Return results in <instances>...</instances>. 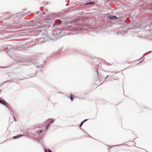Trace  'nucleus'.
Instances as JSON below:
<instances>
[{
	"instance_id": "nucleus-1",
	"label": "nucleus",
	"mask_w": 152,
	"mask_h": 152,
	"mask_svg": "<svg viewBox=\"0 0 152 152\" xmlns=\"http://www.w3.org/2000/svg\"><path fill=\"white\" fill-rule=\"evenodd\" d=\"M0 103L6 106H7V103L4 100L0 99Z\"/></svg>"
},
{
	"instance_id": "nucleus-2",
	"label": "nucleus",
	"mask_w": 152,
	"mask_h": 152,
	"mask_svg": "<svg viewBox=\"0 0 152 152\" xmlns=\"http://www.w3.org/2000/svg\"><path fill=\"white\" fill-rule=\"evenodd\" d=\"M108 17L110 18L111 19H116L117 17L116 16H108Z\"/></svg>"
},
{
	"instance_id": "nucleus-3",
	"label": "nucleus",
	"mask_w": 152,
	"mask_h": 152,
	"mask_svg": "<svg viewBox=\"0 0 152 152\" xmlns=\"http://www.w3.org/2000/svg\"><path fill=\"white\" fill-rule=\"evenodd\" d=\"M48 121L49 124H51L54 122V120L52 119H50L48 120Z\"/></svg>"
},
{
	"instance_id": "nucleus-4",
	"label": "nucleus",
	"mask_w": 152,
	"mask_h": 152,
	"mask_svg": "<svg viewBox=\"0 0 152 152\" xmlns=\"http://www.w3.org/2000/svg\"><path fill=\"white\" fill-rule=\"evenodd\" d=\"M70 99L71 100V101H72L73 100V95L72 94H71L70 95Z\"/></svg>"
},
{
	"instance_id": "nucleus-5",
	"label": "nucleus",
	"mask_w": 152,
	"mask_h": 152,
	"mask_svg": "<svg viewBox=\"0 0 152 152\" xmlns=\"http://www.w3.org/2000/svg\"><path fill=\"white\" fill-rule=\"evenodd\" d=\"M86 120H85L83 122H81V124L80 125V127L81 126H82V125L83 124V123L85 121H86Z\"/></svg>"
},
{
	"instance_id": "nucleus-6",
	"label": "nucleus",
	"mask_w": 152,
	"mask_h": 152,
	"mask_svg": "<svg viewBox=\"0 0 152 152\" xmlns=\"http://www.w3.org/2000/svg\"><path fill=\"white\" fill-rule=\"evenodd\" d=\"M22 136V135H18V136H14V137H13V138H14V139H15V137H18V136Z\"/></svg>"
},
{
	"instance_id": "nucleus-7",
	"label": "nucleus",
	"mask_w": 152,
	"mask_h": 152,
	"mask_svg": "<svg viewBox=\"0 0 152 152\" xmlns=\"http://www.w3.org/2000/svg\"><path fill=\"white\" fill-rule=\"evenodd\" d=\"M56 22H57L59 23H60L61 22V21L60 20H56Z\"/></svg>"
},
{
	"instance_id": "nucleus-8",
	"label": "nucleus",
	"mask_w": 152,
	"mask_h": 152,
	"mask_svg": "<svg viewBox=\"0 0 152 152\" xmlns=\"http://www.w3.org/2000/svg\"><path fill=\"white\" fill-rule=\"evenodd\" d=\"M92 3V2H89V3H87L85 4H91Z\"/></svg>"
},
{
	"instance_id": "nucleus-9",
	"label": "nucleus",
	"mask_w": 152,
	"mask_h": 152,
	"mask_svg": "<svg viewBox=\"0 0 152 152\" xmlns=\"http://www.w3.org/2000/svg\"><path fill=\"white\" fill-rule=\"evenodd\" d=\"M49 124H48L47 126L46 127V129H48V128L49 127Z\"/></svg>"
},
{
	"instance_id": "nucleus-10",
	"label": "nucleus",
	"mask_w": 152,
	"mask_h": 152,
	"mask_svg": "<svg viewBox=\"0 0 152 152\" xmlns=\"http://www.w3.org/2000/svg\"><path fill=\"white\" fill-rule=\"evenodd\" d=\"M48 152H52L50 150L48 149Z\"/></svg>"
},
{
	"instance_id": "nucleus-11",
	"label": "nucleus",
	"mask_w": 152,
	"mask_h": 152,
	"mask_svg": "<svg viewBox=\"0 0 152 152\" xmlns=\"http://www.w3.org/2000/svg\"><path fill=\"white\" fill-rule=\"evenodd\" d=\"M14 118L15 121H16V119H15L14 117Z\"/></svg>"
},
{
	"instance_id": "nucleus-12",
	"label": "nucleus",
	"mask_w": 152,
	"mask_h": 152,
	"mask_svg": "<svg viewBox=\"0 0 152 152\" xmlns=\"http://www.w3.org/2000/svg\"><path fill=\"white\" fill-rule=\"evenodd\" d=\"M42 132V130L40 131V133H41Z\"/></svg>"
}]
</instances>
